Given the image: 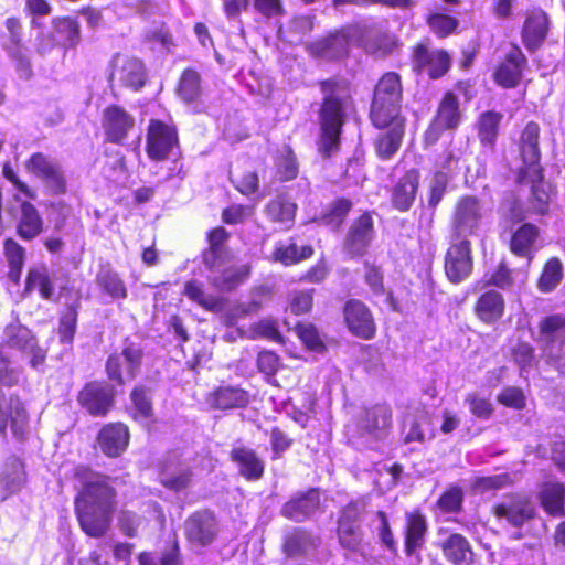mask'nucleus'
Instances as JSON below:
<instances>
[{"label": "nucleus", "instance_id": "f257e3e1", "mask_svg": "<svg viewBox=\"0 0 565 565\" xmlns=\"http://www.w3.org/2000/svg\"><path fill=\"white\" fill-rule=\"evenodd\" d=\"M352 45L361 46L367 53H387L394 45V38L387 31L386 22L356 23L311 43L309 51L317 57L337 60L345 56Z\"/></svg>", "mask_w": 565, "mask_h": 565}, {"label": "nucleus", "instance_id": "f03ea898", "mask_svg": "<svg viewBox=\"0 0 565 565\" xmlns=\"http://www.w3.org/2000/svg\"><path fill=\"white\" fill-rule=\"evenodd\" d=\"M115 510V491L103 479L88 481L75 500L81 529L88 536L102 537L110 527Z\"/></svg>", "mask_w": 565, "mask_h": 565}, {"label": "nucleus", "instance_id": "7ed1b4c3", "mask_svg": "<svg viewBox=\"0 0 565 565\" xmlns=\"http://www.w3.org/2000/svg\"><path fill=\"white\" fill-rule=\"evenodd\" d=\"M320 86L323 99L319 110L318 150L321 156L329 158L339 150L350 96L347 86L341 82L327 79Z\"/></svg>", "mask_w": 565, "mask_h": 565}, {"label": "nucleus", "instance_id": "20e7f679", "mask_svg": "<svg viewBox=\"0 0 565 565\" xmlns=\"http://www.w3.org/2000/svg\"><path fill=\"white\" fill-rule=\"evenodd\" d=\"M403 88L401 77L394 72L384 74L377 82L370 117L376 128L390 126L392 120H405L401 115Z\"/></svg>", "mask_w": 565, "mask_h": 565}, {"label": "nucleus", "instance_id": "39448f33", "mask_svg": "<svg viewBox=\"0 0 565 565\" xmlns=\"http://www.w3.org/2000/svg\"><path fill=\"white\" fill-rule=\"evenodd\" d=\"M484 207L477 196L465 195L460 198L454 209L451 225L455 239H468L475 235L484 216Z\"/></svg>", "mask_w": 565, "mask_h": 565}, {"label": "nucleus", "instance_id": "423d86ee", "mask_svg": "<svg viewBox=\"0 0 565 565\" xmlns=\"http://www.w3.org/2000/svg\"><path fill=\"white\" fill-rule=\"evenodd\" d=\"M540 337L548 359L565 375V317L552 315L542 319Z\"/></svg>", "mask_w": 565, "mask_h": 565}, {"label": "nucleus", "instance_id": "0eeeda50", "mask_svg": "<svg viewBox=\"0 0 565 565\" xmlns=\"http://www.w3.org/2000/svg\"><path fill=\"white\" fill-rule=\"evenodd\" d=\"M2 340L7 347L29 355L31 367L38 370L44 364L46 350L39 347L32 331L21 323L13 322L8 324L3 330Z\"/></svg>", "mask_w": 565, "mask_h": 565}, {"label": "nucleus", "instance_id": "6e6552de", "mask_svg": "<svg viewBox=\"0 0 565 565\" xmlns=\"http://www.w3.org/2000/svg\"><path fill=\"white\" fill-rule=\"evenodd\" d=\"M143 351L139 344L128 342L120 354H111L106 363L110 380L122 384L125 379L132 380L139 373Z\"/></svg>", "mask_w": 565, "mask_h": 565}, {"label": "nucleus", "instance_id": "1a4fd4ad", "mask_svg": "<svg viewBox=\"0 0 565 565\" xmlns=\"http://www.w3.org/2000/svg\"><path fill=\"white\" fill-rule=\"evenodd\" d=\"M29 173L44 182L53 193L66 191V179L58 161L42 152L33 153L25 162Z\"/></svg>", "mask_w": 565, "mask_h": 565}, {"label": "nucleus", "instance_id": "9d476101", "mask_svg": "<svg viewBox=\"0 0 565 565\" xmlns=\"http://www.w3.org/2000/svg\"><path fill=\"white\" fill-rule=\"evenodd\" d=\"M445 256V273L452 284H459L466 280L473 267L471 255V244L469 239H455Z\"/></svg>", "mask_w": 565, "mask_h": 565}, {"label": "nucleus", "instance_id": "9b49d317", "mask_svg": "<svg viewBox=\"0 0 565 565\" xmlns=\"http://www.w3.org/2000/svg\"><path fill=\"white\" fill-rule=\"evenodd\" d=\"M460 120L459 100L449 92L443 97L437 114L425 132V142L434 145L444 131L456 129Z\"/></svg>", "mask_w": 565, "mask_h": 565}, {"label": "nucleus", "instance_id": "f8f14e48", "mask_svg": "<svg viewBox=\"0 0 565 565\" xmlns=\"http://www.w3.org/2000/svg\"><path fill=\"white\" fill-rule=\"evenodd\" d=\"M412 63L415 72L439 78L449 70L450 56L444 50L430 49L426 43H418L413 49Z\"/></svg>", "mask_w": 565, "mask_h": 565}, {"label": "nucleus", "instance_id": "ddd939ff", "mask_svg": "<svg viewBox=\"0 0 565 565\" xmlns=\"http://www.w3.org/2000/svg\"><path fill=\"white\" fill-rule=\"evenodd\" d=\"M539 138V125L534 121L527 122L520 137V154L523 164L519 171H522V178L529 173L532 180H537L541 175Z\"/></svg>", "mask_w": 565, "mask_h": 565}, {"label": "nucleus", "instance_id": "4468645a", "mask_svg": "<svg viewBox=\"0 0 565 565\" xmlns=\"http://www.w3.org/2000/svg\"><path fill=\"white\" fill-rule=\"evenodd\" d=\"M178 145L177 131L173 127L160 121L151 120L147 135V153L152 160L166 159Z\"/></svg>", "mask_w": 565, "mask_h": 565}, {"label": "nucleus", "instance_id": "2eb2a0df", "mask_svg": "<svg viewBox=\"0 0 565 565\" xmlns=\"http://www.w3.org/2000/svg\"><path fill=\"white\" fill-rule=\"evenodd\" d=\"M494 515L504 519L509 524L521 527L526 521L534 518L533 503L520 494H512L493 507Z\"/></svg>", "mask_w": 565, "mask_h": 565}, {"label": "nucleus", "instance_id": "dca6fc26", "mask_svg": "<svg viewBox=\"0 0 565 565\" xmlns=\"http://www.w3.org/2000/svg\"><path fill=\"white\" fill-rule=\"evenodd\" d=\"M8 423H10L12 434L18 439H23L29 428L28 412L22 402L17 396L3 403L0 402V434L6 435Z\"/></svg>", "mask_w": 565, "mask_h": 565}, {"label": "nucleus", "instance_id": "f3484780", "mask_svg": "<svg viewBox=\"0 0 565 565\" xmlns=\"http://www.w3.org/2000/svg\"><path fill=\"white\" fill-rule=\"evenodd\" d=\"M186 539L194 545L206 546L217 534V522L210 511H199L185 521Z\"/></svg>", "mask_w": 565, "mask_h": 565}, {"label": "nucleus", "instance_id": "a211bd4d", "mask_svg": "<svg viewBox=\"0 0 565 565\" xmlns=\"http://www.w3.org/2000/svg\"><path fill=\"white\" fill-rule=\"evenodd\" d=\"M374 238L373 218L364 213L349 228L344 241V249L351 256H362L366 253Z\"/></svg>", "mask_w": 565, "mask_h": 565}, {"label": "nucleus", "instance_id": "6ab92c4d", "mask_svg": "<svg viewBox=\"0 0 565 565\" xmlns=\"http://www.w3.org/2000/svg\"><path fill=\"white\" fill-rule=\"evenodd\" d=\"M78 403L89 414L104 416L113 405V390L102 383H88L79 392Z\"/></svg>", "mask_w": 565, "mask_h": 565}, {"label": "nucleus", "instance_id": "aec40b11", "mask_svg": "<svg viewBox=\"0 0 565 565\" xmlns=\"http://www.w3.org/2000/svg\"><path fill=\"white\" fill-rule=\"evenodd\" d=\"M145 68L140 60L128 56H116L110 79L120 85L138 90L145 84Z\"/></svg>", "mask_w": 565, "mask_h": 565}, {"label": "nucleus", "instance_id": "412c9836", "mask_svg": "<svg viewBox=\"0 0 565 565\" xmlns=\"http://www.w3.org/2000/svg\"><path fill=\"white\" fill-rule=\"evenodd\" d=\"M135 126V118L122 107L108 106L103 114V128L107 139L120 143Z\"/></svg>", "mask_w": 565, "mask_h": 565}, {"label": "nucleus", "instance_id": "4be33fe9", "mask_svg": "<svg viewBox=\"0 0 565 565\" xmlns=\"http://www.w3.org/2000/svg\"><path fill=\"white\" fill-rule=\"evenodd\" d=\"M344 318L349 330L362 339H372L375 324L367 307L359 300H350L344 307Z\"/></svg>", "mask_w": 565, "mask_h": 565}, {"label": "nucleus", "instance_id": "5701e85b", "mask_svg": "<svg viewBox=\"0 0 565 565\" xmlns=\"http://www.w3.org/2000/svg\"><path fill=\"white\" fill-rule=\"evenodd\" d=\"M548 19L541 9H534L526 15L522 28V42L527 51L534 52L545 41L548 32Z\"/></svg>", "mask_w": 565, "mask_h": 565}, {"label": "nucleus", "instance_id": "b1692460", "mask_svg": "<svg viewBox=\"0 0 565 565\" xmlns=\"http://www.w3.org/2000/svg\"><path fill=\"white\" fill-rule=\"evenodd\" d=\"M26 481V473L21 460L9 457L0 470V500L4 501L11 494L19 492Z\"/></svg>", "mask_w": 565, "mask_h": 565}, {"label": "nucleus", "instance_id": "393cba45", "mask_svg": "<svg viewBox=\"0 0 565 565\" xmlns=\"http://www.w3.org/2000/svg\"><path fill=\"white\" fill-rule=\"evenodd\" d=\"M419 185V172L416 169L408 170L392 189V205L399 212H407L416 198Z\"/></svg>", "mask_w": 565, "mask_h": 565}, {"label": "nucleus", "instance_id": "a878e982", "mask_svg": "<svg viewBox=\"0 0 565 565\" xmlns=\"http://www.w3.org/2000/svg\"><path fill=\"white\" fill-rule=\"evenodd\" d=\"M525 64V55L519 46L513 45L494 74L495 82L505 88L515 87L521 79L522 68Z\"/></svg>", "mask_w": 565, "mask_h": 565}, {"label": "nucleus", "instance_id": "bb28decb", "mask_svg": "<svg viewBox=\"0 0 565 565\" xmlns=\"http://www.w3.org/2000/svg\"><path fill=\"white\" fill-rule=\"evenodd\" d=\"M390 423V408L386 405H376L364 412L358 427L362 436L377 440L385 435Z\"/></svg>", "mask_w": 565, "mask_h": 565}, {"label": "nucleus", "instance_id": "cd10ccee", "mask_svg": "<svg viewBox=\"0 0 565 565\" xmlns=\"http://www.w3.org/2000/svg\"><path fill=\"white\" fill-rule=\"evenodd\" d=\"M443 555L452 565H471L475 553L467 537L459 533L449 534L440 544Z\"/></svg>", "mask_w": 565, "mask_h": 565}, {"label": "nucleus", "instance_id": "c85d7f7f", "mask_svg": "<svg viewBox=\"0 0 565 565\" xmlns=\"http://www.w3.org/2000/svg\"><path fill=\"white\" fill-rule=\"evenodd\" d=\"M319 493L311 489L305 493H299L286 502L281 509V514L295 522H302L311 516L319 507Z\"/></svg>", "mask_w": 565, "mask_h": 565}, {"label": "nucleus", "instance_id": "c756f323", "mask_svg": "<svg viewBox=\"0 0 565 565\" xmlns=\"http://www.w3.org/2000/svg\"><path fill=\"white\" fill-rule=\"evenodd\" d=\"M227 263L209 268L211 274L209 279L211 284L221 291H231L247 279L249 276V266H226Z\"/></svg>", "mask_w": 565, "mask_h": 565}, {"label": "nucleus", "instance_id": "7c9ffc66", "mask_svg": "<svg viewBox=\"0 0 565 565\" xmlns=\"http://www.w3.org/2000/svg\"><path fill=\"white\" fill-rule=\"evenodd\" d=\"M207 404L221 411L244 408L249 403V394L238 386H220L209 394Z\"/></svg>", "mask_w": 565, "mask_h": 565}, {"label": "nucleus", "instance_id": "2f4dec72", "mask_svg": "<svg viewBox=\"0 0 565 565\" xmlns=\"http://www.w3.org/2000/svg\"><path fill=\"white\" fill-rule=\"evenodd\" d=\"M427 530V520L424 514L419 511L406 512L404 534L407 555H413L424 546Z\"/></svg>", "mask_w": 565, "mask_h": 565}, {"label": "nucleus", "instance_id": "473e14b6", "mask_svg": "<svg viewBox=\"0 0 565 565\" xmlns=\"http://www.w3.org/2000/svg\"><path fill=\"white\" fill-rule=\"evenodd\" d=\"M102 451L108 457H118L128 446L129 433L122 424H108L98 434Z\"/></svg>", "mask_w": 565, "mask_h": 565}, {"label": "nucleus", "instance_id": "72a5a7b5", "mask_svg": "<svg viewBox=\"0 0 565 565\" xmlns=\"http://www.w3.org/2000/svg\"><path fill=\"white\" fill-rule=\"evenodd\" d=\"M387 131L381 132L375 141V152L381 160H390L399 150L405 134V120H392Z\"/></svg>", "mask_w": 565, "mask_h": 565}, {"label": "nucleus", "instance_id": "f704fd0d", "mask_svg": "<svg viewBox=\"0 0 565 565\" xmlns=\"http://www.w3.org/2000/svg\"><path fill=\"white\" fill-rule=\"evenodd\" d=\"M231 459L246 480L255 481L263 477L264 462L253 449L243 446L234 447L231 451Z\"/></svg>", "mask_w": 565, "mask_h": 565}, {"label": "nucleus", "instance_id": "c9c22d12", "mask_svg": "<svg viewBox=\"0 0 565 565\" xmlns=\"http://www.w3.org/2000/svg\"><path fill=\"white\" fill-rule=\"evenodd\" d=\"M319 544V537L297 527L285 535L282 550L288 557H297L315 551Z\"/></svg>", "mask_w": 565, "mask_h": 565}, {"label": "nucleus", "instance_id": "e433bc0d", "mask_svg": "<svg viewBox=\"0 0 565 565\" xmlns=\"http://www.w3.org/2000/svg\"><path fill=\"white\" fill-rule=\"evenodd\" d=\"M540 502L546 513L553 516L565 514V484L557 481H546L540 490Z\"/></svg>", "mask_w": 565, "mask_h": 565}, {"label": "nucleus", "instance_id": "4c0bfd02", "mask_svg": "<svg viewBox=\"0 0 565 565\" xmlns=\"http://www.w3.org/2000/svg\"><path fill=\"white\" fill-rule=\"evenodd\" d=\"M228 234L224 227H216L209 234L210 247L203 253V263L207 268H214L230 260V252L224 243Z\"/></svg>", "mask_w": 565, "mask_h": 565}, {"label": "nucleus", "instance_id": "58836bf2", "mask_svg": "<svg viewBox=\"0 0 565 565\" xmlns=\"http://www.w3.org/2000/svg\"><path fill=\"white\" fill-rule=\"evenodd\" d=\"M539 237V228L530 223L521 225L510 241L511 252L518 256L526 257L529 262L534 256V244Z\"/></svg>", "mask_w": 565, "mask_h": 565}, {"label": "nucleus", "instance_id": "ea45409f", "mask_svg": "<svg viewBox=\"0 0 565 565\" xmlns=\"http://www.w3.org/2000/svg\"><path fill=\"white\" fill-rule=\"evenodd\" d=\"M95 282L100 292L109 297L113 301L124 300L128 296L126 284L120 276L110 268H102L96 275Z\"/></svg>", "mask_w": 565, "mask_h": 565}, {"label": "nucleus", "instance_id": "a19ab883", "mask_svg": "<svg viewBox=\"0 0 565 565\" xmlns=\"http://www.w3.org/2000/svg\"><path fill=\"white\" fill-rule=\"evenodd\" d=\"M504 312V300L500 292L490 290L480 296L476 305L477 316L487 323L499 320Z\"/></svg>", "mask_w": 565, "mask_h": 565}, {"label": "nucleus", "instance_id": "79ce46f5", "mask_svg": "<svg viewBox=\"0 0 565 565\" xmlns=\"http://www.w3.org/2000/svg\"><path fill=\"white\" fill-rule=\"evenodd\" d=\"M296 211L297 205L284 194L277 195L265 207L266 215L270 221L287 228L292 225Z\"/></svg>", "mask_w": 565, "mask_h": 565}, {"label": "nucleus", "instance_id": "37998d69", "mask_svg": "<svg viewBox=\"0 0 565 565\" xmlns=\"http://www.w3.org/2000/svg\"><path fill=\"white\" fill-rule=\"evenodd\" d=\"M518 182L520 184H530L532 191L531 206L537 214H545L550 205V192L547 184L543 181V171L537 180H532L529 173L522 178V171L518 173Z\"/></svg>", "mask_w": 565, "mask_h": 565}, {"label": "nucleus", "instance_id": "c03bdc74", "mask_svg": "<svg viewBox=\"0 0 565 565\" xmlns=\"http://www.w3.org/2000/svg\"><path fill=\"white\" fill-rule=\"evenodd\" d=\"M43 228V221L30 202H23L21 204V217L18 225V233L23 239H33L36 237Z\"/></svg>", "mask_w": 565, "mask_h": 565}, {"label": "nucleus", "instance_id": "a18cd8bd", "mask_svg": "<svg viewBox=\"0 0 565 565\" xmlns=\"http://www.w3.org/2000/svg\"><path fill=\"white\" fill-rule=\"evenodd\" d=\"M502 118V114L494 110H487L480 114L476 126L478 137L483 146H494Z\"/></svg>", "mask_w": 565, "mask_h": 565}, {"label": "nucleus", "instance_id": "49530a36", "mask_svg": "<svg viewBox=\"0 0 565 565\" xmlns=\"http://www.w3.org/2000/svg\"><path fill=\"white\" fill-rule=\"evenodd\" d=\"M34 289H39L44 299H51L54 295V286L44 265L33 266L28 271L24 292L30 294Z\"/></svg>", "mask_w": 565, "mask_h": 565}, {"label": "nucleus", "instance_id": "de8ad7c7", "mask_svg": "<svg viewBox=\"0 0 565 565\" xmlns=\"http://www.w3.org/2000/svg\"><path fill=\"white\" fill-rule=\"evenodd\" d=\"M3 253L9 266L8 277L12 282L19 284L25 260V249L14 239L7 238L3 245Z\"/></svg>", "mask_w": 565, "mask_h": 565}, {"label": "nucleus", "instance_id": "09e8293b", "mask_svg": "<svg viewBox=\"0 0 565 565\" xmlns=\"http://www.w3.org/2000/svg\"><path fill=\"white\" fill-rule=\"evenodd\" d=\"M564 277L563 263L557 257L550 258L537 280V288L542 292H552L562 282Z\"/></svg>", "mask_w": 565, "mask_h": 565}, {"label": "nucleus", "instance_id": "8fccbe9b", "mask_svg": "<svg viewBox=\"0 0 565 565\" xmlns=\"http://www.w3.org/2000/svg\"><path fill=\"white\" fill-rule=\"evenodd\" d=\"M56 40L65 47H74L81 41V28L76 20L64 17L53 21Z\"/></svg>", "mask_w": 565, "mask_h": 565}, {"label": "nucleus", "instance_id": "3c124183", "mask_svg": "<svg viewBox=\"0 0 565 565\" xmlns=\"http://www.w3.org/2000/svg\"><path fill=\"white\" fill-rule=\"evenodd\" d=\"M184 295L199 306L210 311H221L223 299L203 290V285L198 280H190L184 285Z\"/></svg>", "mask_w": 565, "mask_h": 565}, {"label": "nucleus", "instance_id": "603ef678", "mask_svg": "<svg viewBox=\"0 0 565 565\" xmlns=\"http://www.w3.org/2000/svg\"><path fill=\"white\" fill-rule=\"evenodd\" d=\"M178 96L185 103L195 102L201 95V78L196 71L192 68L185 70L179 81Z\"/></svg>", "mask_w": 565, "mask_h": 565}, {"label": "nucleus", "instance_id": "864d4df0", "mask_svg": "<svg viewBox=\"0 0 565 565\" xmlns=\"http://www.w3.org/2000/svg\"><path fill=\"white\" fill-rule=\"evenodd\" d=\"M313 254V249L309 245L299 247L296 243H289L287 245L279 244L275 252V260L288 266L299 263L302 259L309 258Z\"/></svg>", "mask_w": 565, "mask_h": 565}, {"label": "nucleus", "instance_id": "5fc2aeb1", "mask_svg": "<svg viewBox=\"0 0 565 565\" xmlns=\"http://www.w3.org/2000/svg\"><path fill=\"white\" fill-rule=\"evenodd\" d=\"M426 22L430 31L438 38L450 35L459 25V21L456 18L440 12L429 13Z\"/></svg>", "mask_w": 565, "mask_h": 565}, {"label": "nucleus", "instance_id": "6e6d98bb", "mask_svg": "<svg viewBox=\"0 0 565 565\" xmlns=\"http://www.w3.org/2000/svg\"><path fill=\"white\" fill-rule=\"evenodd\" d=\"M277 175L281 181H289L297 177L298 174V163L292 150L285 146L281 150H279L277 159Z\"/></svg>", "mask_w": 565, "mask_h": 565}, {"label": "nucleus", "instance_id": "4d7b16f0", "mask_svg": "<svg viewBox=\"0 0 565 565\" xmlns=\"http://www.w3.org/2000/svg\"><path fill=\"white\" fill-rule=\"evenodd\" d=\"M338 536L342 547L352 552L360 550L363 537L360 524L338 525Z\"/></svg>", "mask_w": 565, "mask_h": 565}, {"label": "nucleus", "instance_id": "13d9d810", "mask_svg": "<svg viewBox=\"0 0 565 565\" xmlns=\"http://www.w3.org/2000/svg\"><path fill=\"white\" fill-rule=\"evenodd\" d=\"M351 206L352 204L349 200L340 199L335 201L330 210L322 216V223L334 230L338 228L351 210Z\"/></svg>", "mask_w": 565, "mask_h": 565}, {"label": "nucleus", "instance_id": "bf43d9fd", "mask_svg": "<svg viewBox=\"0 0 565 565\" xmlns=\"http://www.w3.org/2000/svg\"><path fill=\"white\" fill-rule=\"evenodd\" d=\"M191 480V473L188 469H181L177 472L170 471L168 468H164L161 472V483L171 489V490H182L185 489Z\"/></svg>", "mask_w": 565, "mask_h": 565}, {"label": "nucleus", "instance_id": "052dcab7", "mask_svg": "<svg viewBox=\"0 0 565 565\" xmlns=\"http://www.w3.org/2000/svg\"><path fill=\"white\" fill-rule=\"evenodd\" d=\"M10 57L15 64L20 78L29 79L32 75V67L26 51L22 46H7Z\"/></svg>", "mask_w": 565, "mask_h": 565}, {"label": "nucleus", "instance_id": "680f3d73", "mask_svg": "<svg viewBox=\"0 0 565 565\" xmlns=\"http://www.w3.org/2000/svg\"><path fill=\"white\" fill-rule=\"evenodd\" d=\"M130 397L135 407V417L149 418L152 414L149 393L143 387H137Z\"/></svg>", "mask_w": 565, "mask_h": 565}, {"label": "nucleus", "instance_id": "e2e57ef3", "mask_svg": "<svg viewBox=\"0 0 565 565\" xmlns=\"http://www.w3.org/2000/svg\"><path fill=\"white\" fill-rule=\"evenodd\" d=\"M77 322V311L74 307H68L60 318L58 333L62 342L73 340Z\"/></svg>", "mask_w": 565, "mask_h": 565}, {"label": "nucleus", "instance_id": "0e129e2a", "mask_svg": "<svg viewBox=\"0 0 565 565\" xmlns=\"http://www.w3.org/2000/svg\"><path fill=\"white\" fill-rule=\"evenodd\" d=\"M448 184V175L443 171H438L434 174L430 186H429V198H428V206L431 209H436L439 202L441 201L446 188Z\"/></svg>", "mask_w": 565, "mask_h": 565}, {"label": "nucleus", "instance_id": "69168bd1", "mask_svg": "<svg viewBox=\"0 0 565 565\" xmlns=\"http://www.w3.org/2000/svg\"><path fill=\"white\" fill-rule=\"evenodd\" d=\"M22 377L23 370L12 366L10 361L0 352V384L13 386L19 384Z\"/></svg>", "mask_w": 565, "mask_h": 565}, {"label": "nucleus", "instance_id": "338daca9", "mask_svg": "<svg viewBox=\"0 0 565 565\" xmlns=\"http://www.w3.org/2000/svg\"><path fill=\"white\" fill-rule=\"evenodd\" d=\"M142 522L143 519L131 511H121L118 516V525L120 531L129 537L137 535V531Z\"/></svg>", "mask_w": 565, "mask_h": 565}, {"label": "nucleus", "instance_id": "774afa93", "mask_svg": "<svg viewBox=\"0 0 565 565\" xmlns=\"http://www.w3.org/2000/svg\"><path fill=\"white\" fill-rule=\"evenodd\" d=\"M465 402L469 405L470 412L478 418L487 419L493 412L491 403L477 394H469Z\"/></svg>", "mask_w": 565, "mask_h": 565}]
</instances>
